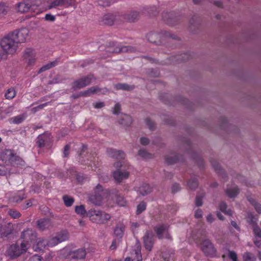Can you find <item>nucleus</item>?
I'll return each mask as SVG.
<instances>
[{"instance_id": "obj_1", "label": "nucleus", "mask_w": 261, "mask_h": 261, "mask_svg": "<svg viewBox=\"0 0 261 261\" xmlns=\"http://www.w3.org/2000/svg\"><path fill=\"white\" fill-rule=\"evenodd\" d=\"M146 37L148 41L157 45L165 44L166 41L169 39L174 40L178 39L177 35L165 31L160 33H149L147 35Z\"/></svg>"}, {"instance_id": "obj_2", "label": "nucleus", "mask_w": 261, "mask_h": 261, "mask_svg": "<svg viewBox=\"0 0 261 261\" xmlns=\"http://www.w3.org/2000/svg\"><path fill=\"white\" fill-rule=\"evenodd\" d=\"M2 160L5 161L8 165L10 164L12 166H24L25 162L19 156L14 154L11 150H5L1 154Z\"/></svg>"}, {"instance_id": "obj_3", "label": "nucleus", "mask_w": 261, "mask_h": 261, "mask_svg": "<svg viewBox=\"0 0 261 261\" xmlns=\"http://www.w3.org/2000/svg\"><path fill=\"white\" fill-rule=\"evenodd\" d=\"M0 45L10 55L15 54L18 49V44L10 32L0 40Z\"/></svg>"}, {"instance_id": "obj_4", "label": "nucleus", "mask_w": 261, "mask_h": 261, "mask_svg": "<svg viewBox=\"0 0 261 261\" xmlns=\"http://www.w3.org/2000/svg\"><path fill=\"white\" fill-rule=\"evenodd\" d=\"M87 216L92 222L97 224L106 223L111 219L110 214L95 209L89 210L87 212Z\"/></svg>"}, {"instance_id": "obj_5", "label": "nucleus", "mask_w": 261, "mask_h": 261, "mask_svg": "<svg viewBox=\"0 0 261 261\" xmlns=\"http://www.w3.org/2000/svg\"><path fill=\"white\" fill-rule=\"evenodd\" d=\"M114 166L118 168L113 173V176L116 183L120 184L123 180L128 178L130 172L128 170L130 168V165L127 166V169H124L121 163L118 162L114 164Z\"/></svg>"}, {"instance_id": "obj_6", "label": "nucleus", "mask_w": 261, "mask_h": 261, "mask_svg": "<svg viewBox=\"0 0 261 261\" xmlns=\"http://www.w3.org/2000/svg\"><path fill=\"white\" fill-rule=\"evenodd\" d=\"M27 249V243L23 242L20 245L17 243L11 245L8 250V253L11 258L14 259L25 253Z\"/></svg>"}, {"instance_id": "obj_7", "label": "nucleus", "mask_w": 261, "mask_h": 261, "mask_svg": "<svg viewBox=\"0 0 261 261\" xmlns=\"http://www.w3.org/2000/svg\"><path fill=\"white\" fill-rule=\"evenodd\" d=\"M105 192L102 187L98 184L95 187L94 193L89 197L90 201L95 205H100L102 203Z\"/></svg>"}, {"instance_id": "obj_8", "label": "nucleus", "mask_w": 261, "mask_h": 261, "mask_svg": "<svg viewBox=\"0 0 261 261\" xmlns=\"http://www.w3.org/2000/svg\"><path fill=\"white\" fill-rule=\"evenodd\" d=\"M94 76L92 74H88L86 76H82L75 80L71 84V89L73 91L83 88L89 85Z\"/></svg>"}, {"instance_id": "obj_9", "label": "nucleus", "mask_w": 261, "mask_h": 261, "mask_svg": "<svg viewBox=\"0 0 261 261\" xmlns=\"http://www.w3.org/2000/svg\"><path fill=\"white\" fill-rule=\"evenodd\" d=\"M10 33L18 44L26 42L29 35V30L25 28L15 30Z\"/></svg>"}, {"instance_id": "obj_10", "label": "nucleus", "mask_w": 261, "mask_h": 261, "mask_svg": "<svg viewBox=\"0 0 261 261\" xmlns=\"http://www.w3.org/2000/svg\"><path fill=\"white\" fill-rule=\"evenodd\" d=\"M155 237L151 230H147L143 237V241L145 249L151 251L154 243Z\"/></svg>"}, {"instance_id": "obj_11", "label": "nucleus", "mask_w": 261, "mask_h": 261, "mask_svg": "<svg viewBox=\"0 0 261 261\" xmlns=\"http://www.w3.org/2000/svg\"><path fill=\"white\" fill-rule=\"evenodd\" d=\"M163 20L168 24L174 25L177 24L180 20L178 16H176L173 12H163L162 14Z\"/></svg>"}, {"instance_id": "obj_12", "label": "nucleus", "mask_w": 261, "mask_h": 261, "mask_svg": "<svg viewBox=\"0 0 261 261\" xmlns=\"http://www.w3.org/2000/svg\"><path fill=\"white\" fill-rule=\"evenodd\" d=\"M202 250L206 256H213L216 253V249L214 245L208 239L202 242Z\"/></svg>"}, {"instance_id": "obj_13", "label": "nucleus", "mask_w": 261, "mask_h": 261, "mask_svg": "<svg viewBox=\"0 0 261 261\" xmlns=\"http://www.w3.org/2000/svg\"><path fill=\"white\" fill-rule=\"evenodd\" d=\"M14 231L13 225L11 223L0 224V234L2 238H9Z\"/></svg>"}, {"instance_id": "obj_14", "label": "nucleus", "mask_w": 261, "mask_h": 261, "mask_svg": "<svg viewBox=\"0 0 261 261\" xmlns=\"http://www.w3.org/2000/svg\"><path fill=\"white\" fill-rule=\"evenodd\" d=\"M23 60L28 65H31L34 64L36 61V53L32 48H26L23 53Z\"/></svg>"}, {"instance_id": "obj_15", "label": "nucleus", "mask_w": 261, "mask_h": 261, "mask_svg": "<svg viewBox=\"0 0 261 261\" xmlns=\"http://www.w3.org/2000/svg\"><path fill=\"white\" fill-rule=\"evenodd\" d=\"M33 6L32 0H23L16 4V9L18 12L23 13L29 12Z\"/></svg>"}, {"instance_id": "obj_16", "label": "nucleus", "mask_w": 261, "mask_h": 261, "mask_svg": "<svg viewBox=\"0 0 261 261\" xmlns=\"http://www.w3.org/2000/svg\"><path fill=\"white\" fill-rule=\"evenodd\" d=\"M136 50V49L130 46H117L114 47V49L110 48L108 50L110 52L113 53H132L134 52Z\"/></svg>"}, {"instance_id": "obj_17", "label": "nucleus", "mask_w": 261, "mask_h": 261, "mask_svg": "<svg viewBox=\"0 0 261 261\" xmlns=\"http://www.w3.org/2000/svg\"><path fill=\"white\" fill-rule=\"evenodd\" d=\"M133 122L132 118L127 114H121L119 119V123L123 127H127L131 125Z\"/></svg>"}, {"instance_id": "obj_18", "label": "nucleus", "mask_w": 261, "mask_h": 261, "mask_svg": "<svg viewBox=\"0 0 261 261\" xmlns=\"http://www.w3.org/2000/svg\"><path fill=\"white\" fill-rule=\"evenodd\" d=\"M21 237L26 242L32 241L36 237V233L32 229H27L22 232Z\"/></svg>"}, {"instance_id": "obj_19", "label": "nucleus", "mask_w": 261, "mask_h": 261, "mask_svg": "<svg viewBox=\"0 0 261 261\" xmlns=\"http://www.w3.org/2000/svg\"><path fill=\"white\" fill-rule=\"evenodd\" d=\"M107 153L110 156L115 159H123L125 156L123 151L113 148L108 149Z\"/></svg>"}, {"instance_id": "obj_20", "label": "nucleus", "mask_w": 261, "mask_h": 261, "mask_svg": "<svg viewBox=\"0 0 261 261\" xmlns=\"http://www.w3.org/2000/svg\"><path fill=\"white\" fill-rule=\"evenodd\" d=\"M168 227L169 226L167 225L162 224L154 228V230L159 239L164 238V234L167 230H168Z\"/></svg>"}, {"instance_id": "obj_21", "label": "nucleus", "mask_w": 261, "mask_h": 261, "mask_svg": "<svg viewBox=\"0 0 261 261\" xmlns=\"http://www.w3.org/2000/svg\"><path fill=\"white\" fill-rule=\"evenodd\" d=\"M140 17V14L137 11H132L129 13L126 14L124 16V19L128 22H133L138 20Z\"/></svg>"}, {"instance_id": "obj_22", "label": "nucleus", "mask_w": 261, "mask_h": 261, "mask_svg": "<svg viewBox=\"0 0 261 261\" xmlns=\"http://www.w3.org/2000/svg\"><path fill=\"white\" fill-rule=\"evenodd\" d=\"M72 255L71 258L81 259L85 257L86 255V251L84 248H80L72 251Z\"/></svg>"}, {"instance_id": "obj_23", "label": "nucleus", "mask_w": 261, "mask_h": 261, "mask_svg": "<svg viewBox=\"0 0 261 261\" xmlns=\"http://www.w3.org/2000/svg\"><path fill=\"white\" fill-rule=\"evenodd\" d=\"M211 163L213 167L217 172V173L220 175L223 178L225 179V178L227 177L226 174L224 171L223 169H222L220 166L219 164L215 161H211Z\"/></svg>"}, {"instance_id": "obj_24", "label": "nucleus", "mask_w": 261, "mask_h": 261, "mask_svg": "<svg viewBox=\"0 0 261 261\" xmlns=\"http://www.w3.org/2000/svg\"><path fill=\"white\" fill-rule=\"evenodd\" d=\"M125 230V226L123 224H117L114 228V232L115 236L119 239H121Z\"/></svg>"}, {"instance_id": "obj_25", "label": "nucleus", "mask_w": 261, "mask_h": 261, "mask_svg": "<svg viewBox=\"0 0 261 261\" xmlns=\"http://www.w3.org/2000/svg\"><path fill=\"white\" fill-rule=\"evenodd\" d=\"M152 191L151 187L146 184H144L141 185L138 190V192L142 196H145L150 193Z\"/></svg>"}, {"instance_id": "obj_26", "label": "nucleus", "mask_w": 261, "mask_h": 261, "mask_svg": "<svg viewBox=\"0 0 261 261\" xmlns=\"http://www.w3.org/2000/svg\"><path fill=\"white\" fill-rule=\"evenodd\" d=\"M114 87L117 90H122L124 91H132L135 87L134 85H130L126 83H118L116 84Z\"/></svg>"}, {"instance_id": "obj_27", "label": "nucleus", "mask_w": 261, "mask_h": 261, "mask_svg": "<svg viewBox=\"0 0 261 261\" xmlns=\"http://www.w3.org/2000/svg\"><path fill=\"white\" fill-rule=\"evenodd\" d=\"M55 236L56 237L55 239L58 240V242H59L60 243L67 240L69 238V233L66 230L61 231L60 232L57 233Z\"/></svg>"}, {"instance_id": "obj_28", "label": "nucleus", "mask_w": 261, "mask_h": 261, "mask_svg": "<svg viewBox=\"0 0 261 261\" xmlns=\"http://www.w3.org/2000/svg\"><path fill=\"white\" fill-rule=\"evenodd\" d=\"M141 246L140 242L137 240L134 246V252L136 255L135 259L137 261H142V257L141 253Z\"/></svg>"}, {"instance_id": "obj_29", "label": "nucleus", "mask_w": 261, "mask_h": 261, "mask_svg": "<svg viewBox=\"0 0 261 261\" xmlns=\"http://www.w3.org/2000/svg\"><path fill=\"white\" fill-rule=\"evenodd\" d=\"M163 258L166 261H174V252L171 250H166L162 253Z\"/></svg>"}, {"instance_id": "obj_30", "label": "nucleus", "mask_w": 261, "mask_h": 261, "mask_svg": "<svg viewBox=\"0 0 261 261\" xmlns=\"http://www.w3.org/2000/svg\"><path fill=\"white\" fill-rule=\"evenodd\" d=\"M199 20L196 16H193L189 21V29L191 32H194L198 27Z\"/></svg>"}, {"instance_id": "obj_31", "label": "nucleus", "mask_w": 261, "mask_h": 261, "mask_svg": "<svg viewBox=\"0 0 261 261\" xmlns=\"http://www.w3.org/2000/svg\"><path fill=\"white\" fill-rule=\"evenodd\" d=\"M115 20V16L112 14H107L103 16V22L107 25H112Z\"/></svg>"}, {"instance_id": "obj_32", "label": "nucleus", "mask_w": 261, "mask_h": 261, "mask_svg": "<svg viewBox=\"0 0 261 261\" xmlns=\"http://www.w3.org/2000/svg\"><path fill=\"white\" fill-rule=\"evenodd\" d=\"M37 223L39 229L43 231L47 228L49 225V219L46 218L41 219L37 221Z\"/></svg>"}, {"instance_id": "obj_33", "label": "nucleus", "mask_w": 261, "mask_h": 261, "mask_svg": "<svg viewBox=\"0 0 261 261\" xmlns=\"http://www.w3.org/2000/svg\"><path fill=\"white\" fill-rule=\"evenodd\" d=\"M239 193V189L237 186L229 188L226 189V193L230 198L235 197Z\"/></svg>"}, {"instance_id": "obj_34", "label": "nucleus", "mask_w": 261, "mask_h": 261, "mask_svg": "<svg viewBox=\"0 0 261 261\" xmlns=\"http://www.w3.org/2000/svg\"><path fill=\"white\" fill-rule=\"evenodd\" d=\"M62 199L64 204L67 207H70L72 205L74 202V199L68 195H64L62 197Z\"/></svg>"}, {"instance_id": "obj_35", "label": "nucleus", "mask_w": 261, "mask_h": 261, "mask_svg": "<svg viewBox=\"0 0 261 261\" xmlns=\"http://www.w3.org/2000/svg\"><path fill=\"white\" fill-rule=\"evenodd\" d=\"M219 208L220 211L225 214L229 216H231L232 215V211L230 209L227 208V205L225 202L223 201L220 203Z\"/></svg>"}, {"instance_id": "obj_36", "label": "nucleus", "mask_w": 261, "mask_h": 261, "mask_svg": "<svg viewBox=\"0 0 261 261\" xmlns=\"http://www.w3.org/2000/svg\"><path fill=\"white\" fill-rule=\"evenodd\" d=\"M248 201L254 206L255 210L258 214H261V204L257 202L254 199L251 197H247Z\"/></svg>"}, {"instance_id": "obj_37", "label": "nucleus", "mask_w": 261, "mask_h": 261, "mask_svg": "<svg viewBox=\"0 0 261 261\" xmlns=\"http://www.w3.org/2000/svg\"><path fill=\"white\" fill-rule=\"evenodd\" d=\"M178 160V158L177 155L172 154L169 155H167L165 158V161L168 165H171L175 163Z\"/></svg>"}, {"instance_id": "obj_38", "label": "nucleus", "mask_w": 261, "mask_h": 261, "mask_svg": "<svg viewBox=\"0 0 261 261\" xmlns=\"http://www.w3.org/2000/svg\"><path fill=\"white\" fill-rule=\"evenodd\" d=\"M72 251L69 248H64L60 251V255L62 257L64 258H67L69 257L71 258V256L72 255Z\"/></svg>"}, {"instance_id": "obj_39", "label": "nucleus", "mask_w": 261, "mask_h": 261, "mask_svg": "<svg viewBox=\"0 0 261 261\" xmlns=\"http://www.w3.org/2000/svg\"><path fill=\"white\" fill-rule=\"evenodd\" d=\"M188 186L189 188L192 190H195L198 186V182L196 178H192L188 182Z\"/></svg>"}, {"instance_id": "obj_40", "label": "nucleus", "mask_w": 261, "mask_h": 261, "mask_svg": "<svg viewBox=\"0 0 261 261\" xmlns=\"http://www.w3.org/2000/svg\"><path fill=\"white\" fill-rule=\"evenodd\" d=\"M75 213L81 216H84L86 214L87 215V212H86V210H85V207L84 205H80L78 206H76L75 207Z\"/></svg>"}, {"instance_id": "obj_41", "label": "nucleus", "mask_w": 261, "mask_h": 261, "mask_svg": "<svg viewBox=\"0 0 261 261\" xmlns=\"http://www.w3.org/2000/svg\"><path fill=\"white\" fill-rule=\"evenodd\" d=\"M16 95V91L14 88H10L8 89L5 93V97L6 99H11L13 98Z\"/></svg>"}, {"instance_id": "obj_42", "label": "nucleus", "mask_w": 261, "mask_h": 261, "mask_svg": "<svg viewBox=\"0 0 261 261\" xmlns=\"http://www.w3.org/2000/svg\"><path fill=\"white\" fill-rule=\"evenodd\" d=\"M243 261H256V257L252 253L246 252L243 255Z\"/></svg>"}, {"instance_id": "obj_43", "label": "nucleus", "mask_w": 261, "mask_h": 261, "mask_svg": "<svg viewBox=\"0 0 261 261\" xmlns=\"http://www.w3.org/2000/svg\"><path fill=\"white\" fill-rule=\"evenodd\" d=\"M138 155L143 159H150L152 158V155L151 154L148 152L145 149H140L138 151Z\"/></svg>"}, {"instance_id": "obj_44", "label": "nucleus", "mask_w": 261, "mask_h": 261, "mask_svg": "<svg viewBox=\"0 0 261 261\" xmlns=\"http://www.w3.org/2000/svg\"><path fill=\"white\" fill-rule=\"evenodd\" d=\"M144 11L147 13L153 15H155L158 13L157 8L154 6H147L144 8Z\"/></svg>"}, {"instance_id": "obj_45", "label": "nucleus", "mask_w": 261, "mask_h": 261, "mask_svg": "<svg viewBox=\"0 0 261 261\" xmlns=\"http://www.w3.org/2000/svg\"><path fill=\"white\" fill-rule=\"evenodd\" d=\"M146 208V203L144 202H141L138 205L137 207L136 214L137 215H139L141 214L143 211H144Z\"/></svg>"}, {"instance_id": "obj_46", "label": "nucleus", "mask_w": 261, "mask_h": 261, "mask_svg": "<svg viewBox=\"0 0 261 261\" xmlns=\"http://www.w3.org/2000/svg\"><path fill=\"white\" fill-rule=\"evenodd\" d=\"M9 54L0 45V62L2 60H6L8 58Z\"/></svg>"}, {"instance_id": "obj_47", "label": "nucleus", "mask_w": 261, "mask_h": 261, "mask_svg": "<svg viewBox=\"0 0 261 261\" xmlns=\"http://www.w3.org/2000/svg\"><path fill=\"white\" fill-rule=\"evenodd\" d=\"M114 3L112 0H98L97 4L99 6L103 7L109 6L111 3Z\"/></svg>"}, {"instance_id": "obj_48", "label": "nucleus", "mask_w": 261, "mask_h": 261, "mask_svg": "<svg viewBox=\"0 0 261 261\" xmlns=\"http://www.w3.org/2000/svg\"><path fill=\"white\" fill-rule=\"evenodd\" d=\"M58 6H64L63 0H55L50 4V9Z\"/></svg>"}, {"instance_id": "obj_49", "label": "nucleus", "mask_w": 261, "mask_h": 261, "mask_svg": "<svg viewBox=\"0 0 261 261\" xmlns=\"http://www.w3.org/2000/svg\"><path fill=\"white\" fill-rule=\"evenodd\" d=\"M38 21L37 19L31 20L28 24V28L32 30H36L38 27Z\"/></svg>"}, {"instance_id": "obj_50", "label": "nucleus", "mask_w": 261, "mask_h": 261, "mask_svg": "<svg viewBox=\"0 0 261 261\" xmlns=\"http://www.w3.org/2000/svg\"><path fill=\"white\" fill-rule=\"evenodd\" d=\"M8 214L12 218L14 219L18 218L21 216V214L19 212L14 210H10L8 212Z\"/></svg>"}, {"instance_id": "obj_51", "label": "nucleus", "mask_w": 261, "mask_h": 261, "mask_svg": "<svg viewBox=\"0 0 261 261\" xmlns=\"http://www.w3.org/2000/svg\"><path fill=\"white\" fill-rule=\"evenodd\" d=\"M75 1V0H63L64 6L65 7L72 6L75 9L76 7Z\"/></svg>"}, {"instance_id": "obj_52", "label": "nucleus", "mask_w": 261, "mask_h": 261, "mask_svg": "<svg viewBox=\"0 0 261 261\" xmlns=\"http://www.w3.org/2000/svg\"><path fill=\"white\" fill-rule=\"evenodd\" d=\"M116 202L118 205L123 206L126 204V201L124 198L120 195H117L116 198Z\"/></svg>"}, {"instance_id": "obj_53", "label": "nucleus", "mask_w": 261, "mask_h": 261, "mask_svg": "<svg viewBox=\"0 0 261 261\" xmlns=\"http://www.w3.org/2000/svg\"><path fill=\"white\" fill-rule=\"evenodd\" d=\"M24 119V118L22 116L18 115L12 118L11 120L12 121L13 123L15 124H19L21 123L23 121Z\"/></svg>"}, {"instance_id": "obj_54", "label": "nucleus", "mask_w": 261, "mask_h": 261, "mask_svg": "<svg viewBox=\"0 0 261 261\" xmlns=\"http://www.w3.org/2000/svg\"><path fill=\"white\" fill-rule=\"evenodd\" d=\"M253 229L254 234L261 238V229L257 224H254Z\"/></svg>"}, {"instance_id": "obj_55", "label": "nucleus", "mask_w": 261, "mask_h": 261, "mask_svg": "<svg viewBox=\"0 0 261 261\" xmlns=\"http://www.w3.org/2000/svg\"><path fill=\"white\" fill-rule=\"evenodd\" d=\"M8 12V7L4 3H0V16L5 15Z\"/></svg>"}, {"instance_id": "obj_56", "label": "nucleus", "mask_w": 261, "mask_h": 261, "mask_svg": "<svg viewBox=\"0 0 261 261\" xmlns=\"http://www.w3.org/2000/svg\"><path fill=\"white\" fill-rule=\"evenodd\" d=\"M228 256L232 261H238L237 254L234 251L228 250Z\"/></svg>"}, {"instance_id": "obj_57", "label": "nucleus", "mask_w": 261, "mask_h": 261, "mask_svg": "<svg viewBox=\"0 0 261 261\" xmlns=\"http://www.w3.org/2000/svg\"><path fill=\"white\" fill-rule=\"evenodd\" d=\"M95 93L96 94H105L107 92H108V89L107 88H100L97 86H94Z\"/></svg>"}, {"instance_id": "obj_58", "label": "nucleus", "mask_w": 261, "mask_h": 261, "mask_svg": "<svg viewBox=\"0 0 261 261\" xmlns=\"http://www.w3.org/2000/svg\"><path fill=\"white\" fill-rule=\"evenodd\" d=\"M145 122L146 125L150 129L153 130L155 128V123L153 121L150 120L149 118H146L145 119Z\"/></svg>"}, {"instance_id": "obj_59", "label": "nucleus", "mask_w": 261, "mask_h": 261, "mask_svg": "<svg viewBox=\"0 0 261 261\" xmlns=\"http://www.w3.org/2000/svg\"><path fill=\"white\" fill-rule=\"evenodd\" d=\"M36 143L39 147H41L44 146V140L43 139V135H39L38 137Z\"/></svg>"}, {"instance_id": "obj_60", "label": "nucleus", "mask_w": 261, "mask_h": 261, "mask_svg": "<svg viewBox=\"0 0 261 261\" xmlns=\"http://www.w3.org/2000/svg\"><path fill=\"white\" fill-rule=\"evenodd\" d=\"M45 247V243L44 240H40L37 243V248L40 250H43Z\"/></svg>"}, {"instance_id": "obj_61", "label": "nucleus", "mask_w": 261, "mask_h": 261, "mask_svg": "<svg viewBox=\"0 0 261 261\" xmlns=\"http://www.w3.org/2000/svg\"><path fill=\"white\" fill-rule=\"evenodd\" d=\"M70 149V146L69 144H67L65 146L63 150V154L64 157L67 158L69 154V150Z\"/></svg>"}, {"instance_id": "obj_62", "label": "nucleus", "mask_w": 261, "mask_h": 261, "mask_svg": "<svg viewBox=\"0 0 261 261\" xmlns=\"http://www.w3.org/2000/svg\"><path fill=\"white\" fill-rule=\"evenodd\" d=\"M180 185L178 184L175 183L172 185L171 188L172 193H175L180 191Z\"/></svg>"}, {"instance_id": "obj_63", "label": "nucleus", "mask_w": 261, "mask_h": 261, "mask_svg": "<svg viewBox=\"0 0 261 261\" xmlns=\"http://www.w3.org/2000/svg\"><path fill=\"white\" fill-rule=\"evenodd\" d=\"M120 110L121 106L119 103H117L114 106L113 113L114 114H118L120 113Z\"/></svg>"}, {"instance_id": "obj_64", "label": "nucleus", "mask_w": 261, "mask_h": 261, "mask_svg": "<svg viewBox=\"0 0 261 261\" xmlns=\"http://www.w3.org/2000/svg\"><path fill=\"white\" fill-rule=\"evenodd\" d=\"M190 55L188 54H184L178 57L177 60H181L182 61H186L188 60L190 58Z\"/></svg>"}]
</instances>
